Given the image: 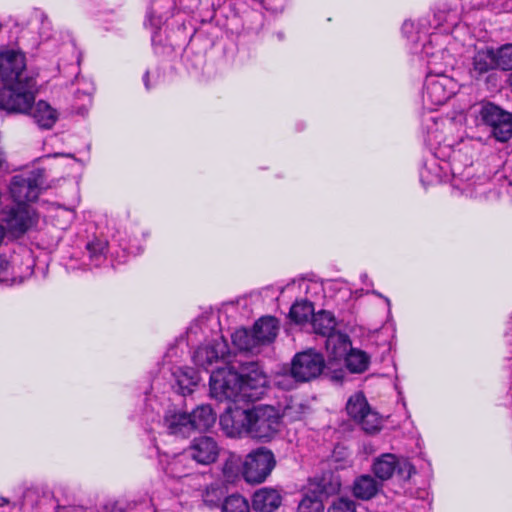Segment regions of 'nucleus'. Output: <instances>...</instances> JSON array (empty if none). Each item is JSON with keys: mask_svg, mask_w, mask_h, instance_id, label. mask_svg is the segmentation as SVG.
Masks as SVG:
<instances>
[{"mask_svg": "<svg viewBox=\"0 0 512 512\" xmlns=\"http://www.w3.org/2000/svg\"><path fill=\"white\" fill-rule=\"evenodd\" d=\"M304 406L301 403L286 405L281 412L273 405L258 404L248 409H235L220 417V425L229 437L247 436L267 443L281 431L282 418H301Z\"/></svg>", "mask_w": 512, "mask_h": 512, "instance_id": "1", "label": "nucleus"}, {"mask_svg": "<svg viewBox=\"0 0 512 512\" xmlns=\"http://www.w3.org/2000/svg\"><path fill=\"white\" fill-rule=\"evenodd\" d=\"M38 93L34 76L26 71V57L15 49L0 51V108L10 113L27 112Z\"/></svg>", "mask_w": 512, "mask_h": 512, "instance_id": "2", "label": "nucleus"}, {"mask_svg": "<svg viewBox=\"0 0 512 512\" xmlns=\"http://www.w3.org/2000/svg\"><path fill=\"white\" fill-rule=\"evenodd\" d=\"M279 322L275 317H261L252 330L239 329L232 334L233 344L243 351L253 352L261 345L273 342L278 334Z\"/></svg>", "mask_w": 512, "mask_h": 512, "instance_id": "3", "label": "nucleus"}, {"mask_svg": "<svg viewBox=\"0 0 512 512\" xmlns=\"http://www.w3.org/2000/svg\"><path fill=\"white\" fill-rule=\"evenodd\" d=\"M210 395L219 402H241V375L232 367H221L210 375Z\"/></svg>", "mask_w": 512, "mask_h": 512, "instance_id": "4", "label": "nucleus"}, {"mask_svg": "<svg viewBox=\"0 0 512 512\" xmlns=\"http://www.w3.org/2000/svg\"><path fill=\"white\" fill-rule=\"evenodd\" d=\"M0 228L19 237L37 223L34 209L26 203L13 202L0 210Z\"/></svg>", "mask_w": 512, "mask_h": 512, "instance_id": "5", "label": "nucleus"}, {"mask_svg": "<svg viewBox=\"0 0 512 512\" xmlns=\"http://www.w3.org/2000/svg\"><path fill=\"white\" fill-rule=\"evenodd\" d=\"M276 465L273 452L266 447L251 451L242 464V476L250 484H259L266 480Z\"/></svg>", "mask_w": 512, "mask_h": 512, "instance_id": "6", "label": "nucleus"}, {"mask_svg": "<svg viewBox=\"0 0 512 512\" xmlns=\"http://www.w3.org/2000/svg\"><path fill=\"white\" fill-rule=\"evenodd\" d=\"M44 184V171L34 169L12 177L10 194L13 202L26 203L36 201Z\"/></svg>", "mask_w": 512, "mask_h": 512, "instance_id": "7", "label": "nucleus"}, {"mask_svg": "<svg viewBox=\"0 0 512 512\" xmlns=\"http://www.w3.org/2000/svg\"><path fill=\"white\" fill-rule=\"evenodd\" d=\"M325 365L322 353L308 349L293 357L290 368L291 376L297 382H309L321 375Z\"/></svg>", "mask_w": 512, "mask_h": 512, "instance_id": "8", "label": "nucleus"}, {"mask_svg": "<svg viewBox=\"0 0 512 512\" xmlns=\"http://www.w3.org/2000/svg\"><path fill=\"white\" fill-rule=\"evenodd\" d=\"M479 117L483 124L490 128L491 135L499 142L512 138V114L493 103L481 106Z\"/></svg>", "mask_w": 512, "mask_h": 512, "instance_id": "9", "label": "nucleus"}, {"mask_svg": "<svg viewBox=\"0 0 512 512\" xmlns=\"http://www.w3.org/2000/svg\"><path fill=\"white\" fill-rule=\"evenodd\" d=\"M241 375L242 401H256L265 393L267 378L257 363L251 362Z\"/></svg>", "mask_w": 512, "mask_h": 512, "instance_id": "10", "label": "nucleus"}, {"mask_svg": "<svg viewBox=\"0 0 512 512\" xmlns=\"http://www.w3.org/2000/svg\"><path fill=\"white\" fill-rule=\"evenodd\" d=\"M373 472L380 480L390 479L394 473L408 480L415 473L412 464L406 459H398L394 454H383L375 459L373 463Z\"/></svg>", "mask_w": 512, "mask_h": 512, "instance_id": "11", "label": "nucleus"}, {"mask_svg": "<svg viewBox=\"0 0 512 512\" xmlns=\"http://www.w3.org/2000/svg\"><path fill=\"white\" fill-rule=\"evenodd\" d=\"M190 459L201 465H210L219 457L220 447L211 436H199L194 438L185 450Z\"/></svg>", "mask_w": 512, "mask_h": 512, "instance_id": "12", "label": "nucleus"}, {"mask_svg": "<svg viewBox=\"0 0 512 512\" xmlns=\"http://www.w3.org/2000/svg\"><path fill=\"white\" fill-rule=\"evenodd\" d=\"M228 353L227 343L221 340H214L212 343L198 347L193 354L195 365L208 371L209 366L220 359H224Z\"/></svg>", "mask_w": 512, "mask_h": 512, "instance_id": "13", "label": "nucleus"}, {"mask_svg": "<svg viewBox=\"0 0 512 512\" xmlns=\"http://www.w3.org/2000/svg\"><path fill=\"white\" fill-rule=\"evenodd\" d=\"M281 504L280 492L274 488L264 487L254 492L251 507L255 512H274Z\"/></svg>", "mask_w": 512, "mask_h": 512, "instance_id": "14", "label": "nucleus"}, {"mask_svg": "<svg viewBox=\"0 0 512 512\" xmlns=\"http://www.w3.org/2000/svg\"><path fill=\"white\" fill-rule=\"evenodd\" d=\"M494 69H498L495 49L492 47H485L477 50L472 58L470 75L473 78L478 79L482 75Z\"/></svg>", "mask_w": 512, "mask_h": 512, "instance_id": "15", "label": "nucleus"}, {"mask_svg": "<svg viewBox=\"0 0 512 512\" xmlns=\"http://www.w3.org/2000/svg\"><path fill=\"white\" fill-rule=\"evenodd\" d=\"M325 346L333 360L345 358L351 347L349 336L340 332H333L329 337H326Z\"/></svg>", "mask_w": 512, "mask_h": 512, "instance_id": "16", "label": "nucleus"}, {"mask_svg": "<svg viewBox=\"0 0 512 512\" xmlns=\"http://www.w3.org/2000/svg\"><path fill=\"white\" fill-rule=\"evenodd\" d=\"M164 426L169 434L186 437L192 431L191 420L186 413L168 414L164 418Z\"/></svg>", "mask_w": 512, "mask_h": 512, "instance_id": "17", "label": "nucleus"}, {"mask_svg": "<svg viewBox=\"0 0 512 512\" xmlns=\"http://www.w3.org/2000/svg\"><path fill=\"white\" fill-rule=\"evenodd\" d=\"M189 415L191 428L193 430H207L213 426L216 421V414L209 405H200Z\"/></svg>", "mask_w": 512, "mask_h": 512, "instance_id": "18", "label": "nucleus"}, {"mask_svg": "<svg viewBox=\"0 0 512 512\" xmlns=\"http://www.w3.org/2000/svg\"><path fill=\"white\" fill-rule=\"evenodd\" d=\"M34 104L35 102L32 105ZM31 110L34 120L41 128L50 129L57 120L56 111L45 101H39L35 108L31 106L27 113ZM23 114H26V112Z\"/></svg>", "mask_w": 512, "mask_h": 512, "instance_id": "19", "label": "nucleus"}, {"mask_svg": "<svg viewBox=\"0 0 512 512\" xmlns=\"http://www.w3.org/2000/svg\"><path fill=\"white\" fill-rule=\"evenodd\" d=\"M177 385V390L180 394L186 395L193 391V388L199 382V375L193 368H179L173 373Z\"/></svg>", "mask_w": 512, "mask_h": 512, "instance_id": "20", "label": "nucleus"}, {"mask_svg": "<svg viewBox=\"0 0 512 512\" xmlns=\"http://www.w3.org/2000/svg\"><path fill=\"white\" fill-rule=\"evenodd\" d=\"M311 325L316 334L329 337V335L335 332L336 319L331 312L320 310L313 314Z\"/></svg>", "mask_w": 512, "mask_h": 512, "instance_id": "21", "label": "nucleus"}, {"mask_svg": "<svg viewBox=\"0 0 512 512\" xmlns=\"http://www.w3.org/2000/svg\"><path fill=\"white\" fill-rule=\"evenodd\" d=\"M340 482L334 480L332 476H323L315 478L309 484V492L319 496L320 499L336 494L340 490Z\"/></svg>", "mask_w": 512, "mask_h": 512, "instance_id": "22", "label": "nucleus"}, {"mask_svg": "<svg viewBox=\"0 0 512 512\" xmlns=\"http://www.w3.org/2000/svg\"><path fill=\"white\" fill-rule=\"evenodd\" d=\"M381 485L370 475H362L354 482L353 493L362 500L373 498L379 491Z\"/></svg>", "mask_w": 512, "mask_h": 512, "instance_id": "23", "label": "nucleus"}, {"mask_svg": "<svg viewBox=\"0 0 512 512\" xmlns=\"http://www.w3.org/2000/svg\"><path fill=\"white\" fill-rule=\"evenodd\" d=\"M448 79L441 77L429 81L426 86V94L435 105H442L450 98L452 92L446 89Z\"/></svg>", "mask_w": 512, "mask_h": 512, "instance_id": "24", "label": "nucleus"}, {"mask_svg": "<svg viewBox=\"0 0 512 512\" xmlns=\"http://www.w3.org/2000/svg\"><path fill=\"white\" fill-rule=\"evenodd\" d=\"M345 364L351 373H363L370 364V356L360 349L351 348L345 356Z\"/></svg>", "mask_w": 512, "mask_h": 512, "instance_id": "25", "label": "nucleus"}, {"mask_svg": "<svg viewBox=\"0 0 512 512\" xmlns=\"http://www.w3.org/2000/svg\"><path fill=\"white\" fill-rule=\"evenodd\" d=\"M227 493L226 487L220 483H212L208 485L202 492L203 503L210 507H220Z\"/></svg>", "mask_w": 512, "mask_h": 512, "instance_id": "26", "label": "nucleus"}, {"mask_svg": "<svg viewBox=\"0 0 512 512\" xmlns=\"http://www.w3.org/2000/svg\"><path fill=\"white\" fill-rule=\"evenodd\" d=\"M313 314H315L313 304L307 300L295 302L289 312L291 320L297 324L307 322Z\"/></svg>", "mask_w": 512, "mask_h": 512, "instance_id": "27", "label": "nucleus"}, {"mask_svg": "<svg viewBox=\"0 0 512 512\" xmlns=\"http://www.w3.org/2000/svg\"><path fill=\"white\" fill-rule=\"evenodd\" d=\"M190 457L187 456L186 451L182 454L175 455L165 466V473L172 478H182L189 474V470L185 462Z\"/></svg>", "mask_w": 512, "mask_h": 512, "instance_id": "28", "label": "nucleus"}, {"mask_svg": "<svg viewBox=\"0 0 512 512\" xmlns=\"http://www.w3.org/2000/svg\"><path fill=\"white\" fill-rule=\"evenodd\" d=\"M243 461L241 457L235 453H229L222 465V473L224 478L231 482L242 474Z\"/></svg>", "mask_w": 512, "mask_h": 512, "instance_id": "29", "label": "nucleus"}, {"mask_svg": "<svg viewBox=\"0 0 512 512\" xmlns=\"http://www.w3.org/2000/svg\"><path fill=\"white\" fill-rule=\"evenodd\" d=\"M221 512H250V504L244 496L231 494L224 498Z\"/></svg>", "mask_w": 512, "mask_h": 512, "instance_id": "30", "label": "nucleus"}, {"mask_svg": "<svg viewBox=\"0 0 512 512\" xmlns=\"http://www.w3.org/2000/svg\"><path fill=\"white\" fill-rule=\"evenodd\" d=\"M369 407L370 406L363 393H356L348 399L346 411L347 414L355 421L362 413L367 411Z\"/></svg>", "mask_w": 512, "mask_h": 512, "instance_id": "31", "label": "nucleus"}, {"mask_svg": "<svg viewBox=\"0 0 512 512\" xmlns=\"http://www.w3.org/2000/svg\"><path fill=\"white\" fill-rule=\"evenodd\" d=\"M356 423L361 425L366 433H375L381 428V418L377 412L373 411L370 407L355 420Z\"/></svg>", "mask_w": 512, "mask_h": 512, "instance_id": "32", "label": "nucleus"}, {"mask_svg": "<svg viewBox=\"0 0 512 512\" xmlns=\"http://www.w3.org/2000/svg\"><path fill=\"white\" fill-rule=\"evenodd\" d=\"M107 248V241L101 239H94L86 244V250L89 258L96 266L105 260Z\"/></svg>", "mask_w": 512, "mask_h": 512, "instance_id": "33", "label": "nucleus"}, {"mask_svg": "<svg viewBox=\"0 0 512 512\" xmlns=\"http://www.w3.org/2000/svg\"><path fill=\"white\" fill-rule=\"evenodd\" d=\"M497 67L502 71H512V43L501 45L495 49Z\"/></svg>", "mask_w": 512, "mask_h": 512, "instance_id": "34", "label": "nucleus"}, {"mask_svg": "<svg viewBox=\"0 0 512 512\" xmlns=\"http://www.w3.org/2000/svg\"><path fill=\"white\" fill-rule=\"evenodd\" d=\"M324 505L319 496L308 491L300 501L297 512H323Z\"/></svg>", "mask_w": 512, "mask_h": 512, "instance_id": "35", "label": "nucleus"}, {"mask_svg": "<svg viewBox=\"0 0 512 512\" xmlns=\"http://www.w3.org/2000/svg\"><path fill=\"white\" fill-rule=\"evenodd\" d=\"M328 512H356V505L350 499L338 498L328 508Z\"/></svg>", "mask_w": 512, "mask_h": 512, "instance_id": "36", "label": "nucleus"}, {"mask_svg": "<svg viewBox=\"0 0 512 512\" xmlns=\"http://www.w3.org/2000/svg\"><path fill=\"white\" fill-rule=\"evenodd\" d=\"M297 381H295L291 374L290 375H287V374H283V375H279L277 377V380H276V385L282 389H285V390H290V389H293L295 387V383Z\"/></svg>", "mask_w": 512, "mask_h": 512, "instance_id": "37", "label": "nucleus"}, {"mask_svg": "<svg viewBox=\"0 0 512 512\" xmlns=\"http://www.w3.org/2000/svg\"><path fill=\"white\" fill-rule=\"evenodd\" d=\"M10 262L0 257V281H7L9 276Z\"/></svg>", "mask_w": 512, "mask_h": 512, "instance_id": "38", "label": "nucleus"}, {"mask_svg": "<svg viewBox=\"0 0 512 512\" xmlns=\"http://www.w3.org/2000/svg\"><path fill=\"white\" fill-rule=\"evenodd\" d=\"M104 512H126V511L124 508L113 504V505H106L104 507Z\"/></svg>", "mask_w": 512, "mask_h": 512, "instance_id": "39", "label": "nucleus"}, {"mask_svg": "<svg viewBox=\"0 0 512 512\" xmlns=\"http://www.w3.org/2000/svg\"><path fill=\"white\" fill-rule=\"evenodd\" d=\"M143 82H144V86L146 88V90H150L152 88V85L150 84V80H149V71H146L144 76H143Z\"/></svg>", "mask_w": 512, "mask_h": 512, "instance_id": "40", "label": "nucleus"}, {"mask_svg": "<svg viewBox=\"0 0 512 512\" xmlns=\"http://www.w3.org/2000/svg\"><path fill=\"white\" fill-rule=\"evenodd\" d=\"M508 84H509L510 90L512 92V73L508 77Z\"/></svg>", "mask_w": 512, "mask_h": 512, "instance_id": "41", "label": "nucleus"}, {"mask_svg": "<svg viewBox=\"0 0 512 512\" xmlns=\"http://www.w3.org/2000/svg\"><path fill=\"white\" fill-rule=\"evenodd\" d=\"M1 501H2L1 505H5L8 503V500L6 498H1Z\"/></svg>", "mask_w": 512, "mask_h": 512, "instance_id": "42", "label": "nucleus"}, {"mask_svg": "<svg viewBox=\"0 0 512 512\" xmlns=\"http://www.w3.org/2000/svg\"><path fill=\"white\" fill-rule=\"evenodd\" d=\"M260 332H261V334H263V335L265 336V334H266V330H265V328L261 329V331H260Z\"/></svg>", "mask_w": 512, "mask_h": 512, "instance_id": "43", "label": "nucleus"}]
</instances>
